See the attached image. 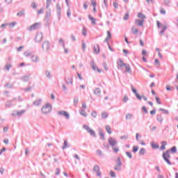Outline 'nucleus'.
<instances>
[{
	"label": "nucleus",
	"instance_id": "nucleus-54",
	"mask_svg": "<svg viewBox=\"0 0 178 178\" xmlns=\"http://www.w3.org/2000/svg\"><path fill=\"white\" fill-rule=\"evenodd\" d=\"M137 151H138V146H134V147H133V152L134 154H136V152H137Z\"/></svg>",
	"mask_w": 178,
	"mask_h": 178
},
{
	"label": "nucleus",
	"instance_id": "nucleus-31",
	"mask_svg": "<svg viewBox=\"0 0 178 178\" xmlns=\"http://www.w3.org/2000/svg\"><path fill=\"white\" fill-rule=\"evenodd\" d=\"M151 145H152V148H153V149H158V148H159V145L155 144L154 143H152Z\"/></svg>",
	"mask_w": 178,
	"mask_h": 178
},
{
	"label": "nucleus",
	"instance_id": "nucleus-36",
	"mask_svg": "<svg viewBox=\"0 0 178 178\" xmlns=\"http://www.w3.org/2000/svg\"><path fill=\"white\" fill-rule=\"evenodd\" d=\"M24 55L26 56V58H29V56H31V52L26 51L24 52Z\"/></svg>",
	"mask_w": 178,
	"mask_h": 178
},
{
	"label": "nucleus",
	"instance_id": "nucleus-18",
	"mask_svg": "<svg viewBox=\"0 0 178 178\" xmlns=\"http://www.w3.org/2000/svg\"><path fill=\"white\" fill-rule=\"evenodd\" d=\"M6 108H10L11 106H13V104L12 102V100H8L5 104Z\"/></svg>",
	"mask_w": 178,
	"mask_h": 178
},
{
	"label": "nucleus",
	"instance_id": "nucleus-45",
	"mask_svg": "<svg viewBox=\"0 0 178 178\" xmlns=\"http://www.w3.org/2000/svg\"><path fill=\"white\" fill-rule=\"evenodd\" d=\"M17 16H19V17H22V16H24V11H19L17 13Z\"/></svg>",
	"mask_w": 178,
	"mask_h": 178
},
{
	"label": "nucleus",
	"instance_id": "nucleus-46",
	"mask_svg": "<svg viewBox=\"0 0 178 178\" xmlns=\"http://www.w3.org/2000/svg\"><path fill=\"white\" fill-rule=\"evenodd\" d=\"M79 104V98L75 97L74 98V105L76 106Z\"/></svg>",
	"mask_w": 178,
	"mask_h": 178
},
{
	"label": "nucleus",
	"instance_id": "nucleus-4",
	"mask_svg": "<svg viewBox=\"0 0 178 178\" xmlns=\"http://www.w3.org/2000/svg\"><path fill=\"white\" fill-rule=\"evenodd\" d=\"M122 159H120V157H118L116 160V165H115L114 169L118 172H120V170H122Z\"/></svg>",
	"mask_w": 178,
	"mask_h": 178
},
{
	"label": "nucleus",
	"instance_id": "nucleus-41",
	"mask_svg": "<svg viewBox=\"0 0 178 178\" xmlns=\"http://www.w3.org/2000/svg\"><path fill=\"white\" fill-rule=\"evenodd\" d=\"M26 112V111L24 110H22L20 111H17V114L18 117L22 116V115H23V113H24Z\"/></svg>",
	"mask_w": 178,
	"mask_h": 178
},
{
	"label": "nucleus",
	"instance_id": "nucleus-29",
	"mask_svg": "<svg viewBox=\"0 0 178 178\" xmlns=\"http://www.w3.org/2000/svg\"><path fill=\"white\" fill-rule=\"evenodd\" d=\"M159 111L164 113V115H169V111L165 110V108H159Z\"/></svg>",
	"mask_w": 178,
	"mask_h": 178
},
{
	"label": "nucleus",
	"instance_id": "nucleus-8",
	"mask_svg": "<svg viewBox=\"0 0 178 178\" xmlns=\"http://www.w3.org/2000/svg\"><path fill=\"white\" fill-rule=\"evenodd\" d=\"M108 144L111 145V148H113V147H116V145H118V140L112 137H110L108 138Z\"/></svg>",
	"mask_w": 178,
	"mask_h": 178
},
{
	"label": "nucleus",
	"instance_id": "nucleus-14",
	"mask_svg": "<svg viewBox=\"0 0 178 178\" xmlns=\"http://www.w3.org/2000/svg\"><path fill=\"white\" fill-rule=\"evenodd\" d=\"M56 8L57 15L58 16V19H60V13H61L62 8L59 5V3L56 4Z\"/></svg>",
	"mask_w": 178,
	"mask_h": 178
},
{
	"label": "nucleus",
	"instance_id": "nucleus-1",
	"mask_svg": "<svg viewBox=\"0 0 178 178\" xmlns=\"http://www.w3.org/2000/svg\"><path fill=\"white\" fill-rule=\"evenodd\" d=\"M170 152H172V154H176V152H177V147H176V146H173L171 149L163 153V159H164L165 162H166V163L170 165H172V163L170 160Z\"/></svg>",
	"mask_w": 178,
	"mask_h": 178
},
{
	"label": "nucleus",
	"instance_id": "nucleus-58",
	"mask_svg": "<svg viewBox=\"0 0 178 178\" xmlns=\"http://www.w3.org/2000/svg\"><path fill=\"white\" fill-rule=\"evenodd\" d=\"M135 95H136L137 99H138L139 101H141V99H143V96L139 95L138 93Z\"/></svg>",
	"mask_w": 178,
	"mask_h": 178
},
{
	"label": "nucleus",
	"instance_id": "nucleus-35",
	"mask_svg": "<svg viewBox=\"0 0 178 178\" xmlns=\"http://www.w3.org/2000/svg\"><path fill=\"white\" fill-rule=\"evenodd\" d=\"M145 149L141 148L139 151V155H145Z\"/></svg>",
	"mask_w": 178,
	"mask_h": 178
},
{
	"label": "nucleus",
	"instance_id": "nucleus-47",
	"mask_svg": "<svg viewBox=\"0 0 178 178\" xmlns=\"http://www.w3.org/2000/svg\"><path fill=\"white\" fill-rule=\"evenodd\" d=\"M55 175H56V176H59V175H60V169H59V168H56Z\"/></svg>",
	"mask_w": 178,
	"mask_h": 178
},
{
	"label": "nucleus",
	"instance_id": "nucleus-19",
	"mask_svg": "<svg viewBox=\"0 0 178 178\" xmlns=\"http://www.w3.org/2000/svg\"><path fill=\"white\" fill-rule=\"evenodd\" d=\"M94 94L95 95H97V97H99V95H101V89H99V88H97L94 90Z\"/></svg>",
	"mask_w": 178,
	"mask_h": 178
},
{
	"label": "nucleus",
	"instance_id": "nucleus-62",
	"mask_svg": "<svg viewBox=\"0 0 178 178\" xmlns=\"http://www.w3.org/2000/svg\"><path fill=\"white\" fill-rule=\"evenodd\" d=\"M11 67H12V65H11L10 64H6V69L7 70L9 71Z\"/></svg>",
	"mask_w": 178,
	"mask_h": 178
},
{
	"label": "nucleus",
	"instance_id": "nucleus-15",
	"mask_svg": "<svg viewBox=\"0 0 178 178\" xmlns=\"http://www.w3.org/2000/svg\"><path fill=\"white\" fill-rule=\"evenodd\" d=\"M31 59L32 62H33L35 63L37 62H39V60H40V58L38 57V56H35V55L31 56Z\"/></svg>",
	"mask_w": 178,
	"mask_h": 178
},
{
	"label": "nucleus",
	"instance_id": "nucleus-64",
	"mask_svg": "<svg viewBox=\"0 0 178 178\" xmlns=\"http://www.w3.org/2000/svg\"><path fill=\"white\" fill-rule=\"evenodd\" d=\"M44 8H41L38 11V15H41V13H44Z\"/></svg>",
	"mask_w": 178,
	"mask_h": 178
},
{
	"label": "nucleus",
	"instance_id": "nucleus-38",
	"mask_svg": "<svg viewBox=\"0 0 178 178\" xmlns=\"http://www.w3.org/2000/svg\"><path fill=\"white\" fill-rule=\"evenodd\" d=\"M106 131L108 134H112V132L111 131V127L109 125L106 126Z\"/></svg>",
	"mask_w": 178,
	"mask_h": 178
},
{
	"label": "nucleus",
	"instance_id": "nucleus-59",
	"mask_svg": "<svg viewBox=\"0 0 178 178\" xmlns=\"http://www.w3.org/2000/svg\"><path fill=\"white\" fill-rule=\"evenodd\" d=\"M131 89H132V92H134V94H135V95H137V94H138L137 92V90H136L134 88H133V86H131Z\"/></svg>",
	"mask_w": 178,
	"mask_h": 178
},
{
	"label": "nucleus",
	"instance_id": "nucleus-25",
	"mask_svg": "<svg viewBox=\"0 0 178 178\" xmlns=\"http://www.w3.org/2000/svg\"><path fill=\"white\" fill-rule=\"evenodd\" d=\"M58 44L60 45H62L63 48L65 49V40H63V39L60 38L58 40Z\"/></svg>",
	"mask_w": 178,
	"mask_h": 178
},
{
	"label": "nucleus",
	"instance_id": "nucleus-39",
	"mask_svg": "<svg viewBox=\"0 0 178 178\" xmlns=\"http://www.w3.org/2000/svg\"><path fill=\"white\" fill-rule=\"evenodd\" d=\"M79 113H80V115H81L82 116H84L85 118H87V113H86V112L84 111V110H81V111H79Z\"/></svg>",
	"mask_w": 178,
	"mask_h": 178
},
{
	"label": "nucleus",
	"instance_id": "nucleus-13",
	"mask_svg": "<svg viewBox=\"0 0 178 178\" xmlns=\"http://www.w3.org/2000/svg\"><path fill=\"white\" fill-rule=\"evenodd\" d=\"M93 172H95L97 173V176L98 177H101V171H100V169H99V166L98 165H95L93 168Z\"/></svg>",
	"mask_w": 178,
	"mask_h": 178
},
{
	"label": "nucleus",
	"instance_id": "nucleus-40",
	"mask_svg": "<svg viewBox=\"0 0 178 178\" xmlns=\"http://www.w3.org/2000/svg\"><path fill=\"white\" fill-rule=\"evenodd\" d=\"M131 32L133 34H137V33H138V29H136L135 27H132Z\"/></svg>",
	"mask_w": 178,
	"mask_h": 178
},
{
	"label": "nucleus",
	"instance_id": "nucleus-56",
	"mask_svg": "<svg viewBox=\"0 0 178 178\" xmlns=\"http://www.w3.org/2000/svg\"><path fill=\"white\" fill-rule=\"evenodd\" d=\"M129 138V135H124L120 137L121 140H127Z\"/></svg>",
	"mask_w": 178,
	"mask_h": 178
},
{
	"label": "nucleus",
	"instance_id": "nucleus-43",
	"mask_svg": "<svg viewBox=\"0 0 178 178\" xmlns=\"http://www.w3.org/2000/svg\"><path fill=\"white\" fill-rule=\"evenodd\" d=\"M82 34L84 35V37L87 36V29H86V27H83L82 29Z\"/></svg>",
	"mask_w": 178,
	"mask_h": 178
},
{
	"label": "nucleus",
	"instance_id": "nucleus-34",
	"mask_svg": "<svg viewBox=\"0 0 178 178\" xmlns=\"http://www.w3.org/2000/svg\"><path fill=\"white\" fill-rule=\"evenodd\" d=\"M133 118V114L127 113L125 116V119L129 120V119H131Z\"/></svg>",
	"mask_w": 178,
	"mask_h": 178
},
{
	"label": "nucleus",
	"instance_id": "nucleus-44",
	"mask_svg": "<svg viewBox=\"0 0 178 178\" xmlns=\"http://www.w3.org/2000/svg\"><path fill=\"white\" fill-rule=\"evenodd\" d=\"M127 101H129V97L127 95H124V99L122 100V102L124 104H126V102H127Z\"/></svg>",
	"mask_w": 178,
	"mask_h": 178
},
{
	"label": "nucleus",
	"instance_id": "nucleus-24",
	"mask_svg": "<svg viewBox=\"0 0 178 178\" xmlns=\"http://www.w3.org/2000/svg\"><path fill=\"white\" fill-rule=\"evenodd\" d=\"M99 134L102 140H103L104 141V140H105V135L104 134V132L102 131V129L99 130Z\"/></svg>",
	"mask_w": 178,
	"mask_h": 178
},
{
	"label": "nucleus",
	"instance_id": "nucleus-9",
	"mask_svg": "<svg viewBox=\"0 0 178 178\" xmlns=\"http://www.w3.org/2000/svg\"><path fill=\"white\" fill-rule=\"evenodd\" d=\"M42 38H44V35L42 34V33H37L35 37V42H41V41H42Z\"/></svg>",
	"mask_w": 178,
	"mask_h": 178
},
{
	"label": "nucleus",
	"instance_id": "nucleus-22",
	"mask_svg": "<svg viewBox=\"0 0 178 178\" xmlns=\"http://www.w3.org/2000/svg\"><path fill=\"white\" fill-rule=\"evenodd\" d=\"M66 148H69V143H67V140H64L62 149H66Z\"/></svg>",
	"mask_w": 178,
	"mask_h": 178
},
{
	"label": "nucleus",
	"instance_id": "nucleus-55",
	"mask_svg": "<svg viewBox=\"0 0 178 178\" xmlns=\"http://www.w3.org/2000/svg\"><path fill=\"white\" fill-rule=\"evenodd\" d=\"M113 148V152L116 153V152H119V148L116 147V146H114Z\"/></svg>",
	"mask_w": 178,
	"mask_h": 178
},
{
	"label": "nucleus",
	"instance_id": "nucleus-10",
	"mask_svg": "<svg viewBox=\"0 0 178 178\" xmlns=\"http://www.w3.org/2000/svg\"><path fill=\"white\" fill-rule=\"evenodd\" d=\"M51 9L46 11V15L44 17V22H46L47 26H49V19H51Z\"/></svg>",
	"mask_w": 178,
	"mask_h": 178
},
{
	"label": "nucleus",
	"instance_id": "nucleus-57",
	"mask_svg": "<svg viewBox=\"0 0 178 178\" xmlns=\"http://www.w3.org/2000/svg\"><path fill=\"white\" fill-rule=\"evenodd\" d=\"M23 48H24V46H20L19 47L17 48V52H20L22 51Z\"/></svg>",
	"mask_w": 178,
	"mask_h": 178
},
{
	"label": "nucleus",
	"instance_id": "nucleus-12",
	"mask_svg": "<svg viewBox=\"0 0 178 178\" xmlns=\"http://www.w3.org/2000/svg\"><path fill=\"white\" fill-rule=\"evenodd\" d=\"M58 115H60L61 116H65V118H66V119H70V115L69 114V113H67L65 111H58Z\"/></svg>",
	"mask_w": 178,
	"mask_h": 178
},
{
	"label": "nucleus",
	"instance_id": "nucleus-5",
	"mask_svg": "<svg viewBox=\"0 0 178 178\" xmlns=\"http://www.w3.org/2000/svg\"><path fill=\"white\" fill-rule=\"evenodd\" d=\"M83 128L88 133L90 134V136L92 137H97V135L95 134V131L92 130L88 125L84 124Z\"/></svg>",
	"mask_w": 178,
	"mask_h": 178
},
{
	"label": "nucleus",
	"instance_id": "nucleus-49",
	"mask_svg": "<svg viewBox=\"0 0 178 178\" xmlns=\"http://www.w3.org/2000/svg\"><path fill=\"white\" fill-rule=\"evenodd\" d=\"M8 26L10 28L13 29V27L16 26V22H11L8 24Z\"/></svg>",
	"mask_w": 178,
	"mask_h": 178
},
{
	"label": "nucleus",
	"instance_id": "nucleus-63",
	"mask_svg": "<svg viewBox=\"0 0 178 178\" xmlns=\"http://www.w3.org/2000/svg\"><path fill=\"white\" fill-rule=\"evenodd\" d=\"M86 48H87V44L85 42L82 43V49L83 51H86Z\"/></svg>",
	"mask_w": 178,
	"mask_h": 178
},
{
	"label": "nucleus",
	"instance_id": "nucleus-20",
	"mask_svg": "<svg viewBox=\"0 0 178 178\" xmlns=\"http://www.w3.org/2000/svg\"><path fill=\"white\" fill-rule=\"evenodd\" d=\"M65 81L66 84H73V78L70 77V78H67V79H65Z\"/></svg>",
	"mask_w": 178,
	"mask_h": 178
},
{
	"label": "nucleus",
	"instance_id": "nucleus-32",
	"mask_svg": "<svg viewBox=\"0 0 178 178\" xmlns=\"http://www.w3.org/2000/svg\"><path fill=\"white\" fill-rule=\"evenodd\" d=\"M29 76H24L21 78V80H22V81L27 82L29 81Z\"/></svg>",
	"mask_w": 178,
	"mask_h": 178
},
{
	"label": "nucleus",
	"instance_id": "nucleus-21",
	"mask_svg": "<svg viewBox=\"0 0 178 178\" xmlns=\"http://www.w3.org/2000/svg\"><path fill=\"white\" fill-rule=\"evenodd\" d=\"M166 145H168V142H166V141L161 142V146L160 147V149H161V151H163V149H165Z\"/></svg>",
	"mask_w": 178,
	"mask_h": 178
},
{
	"label": "nucleus",
	"instance_id": "nucleus-23",
	"mask_svg": "<svg viewBox=\"0 0 178 178\" xmlns=\"http://www.w3.org/2000/svg\"><path fill=\"white\" fill-rule=\"evenodd\" d=\"M89 17V20H91L92 22V24H97V22H95L97 21V19L95 18H94L93 17H92L91 15H88Z\"/></svg>",
	"mask_w": 178,
	"mask_h": 178
},
{
	"label": "nucleus",
	"instance_id": "nucleus-33",
	"mask_svg": "<svg viewBox=\"0 0 178 178\" xmlns=\"http://www.w3.org/2000/svg\"><path fill=\"white\" fill-rule=\"evenodd\" d=\"M96 47H94V51L96 54H99V46L97 44Z\"/></svg>",
	"mask_w": 178,
	"mask_h": 178
},
{
	"label": "nucleus",
	"instance_id": "nucleus-51",
	"mask_svg": "<svg viewBox=\"0 0 178 178\" xmlns=\"http://www.w3.org/2000/svg\"><path fill=\"white\" fill-rule=\"evenodd\" d=\"M25 92H29V91H31L32 90L31 86H29L26 88L23 89Z\"/></svg>",
	"mask_w": 178,
	"mask_h": 178
},
{
	"label": "nucleus",
	"instance_id": "nucleus-60",
	"mask_svg": "<svg viewBox=\"0 0 178 178\" xmlns=\"http://www.w3.org/2000/svg\"><path fill=\"white\" fill-rule=\"evenodd\" d=\"M31 6L33 8V9H37V5L35 4V2H33Z\"/></svg>",
	"mask_w": 178,
	"mask_h": 178
},
{
	"label": "nucleus",
	"instance_id": "nucleus-53",
	"mask_svg": "<svg viewBox=\"0 0 178 178\" xmlns=\"http://www.w3.org/2000/svg\"><path fill=\"white\" fill-rule=\"evenodd\" d=\"M102 118L103 119H106V118H108V113H102Z\"/></svg>",
	"mask_w": 178,
	"mask_h": 178
},
{
	"label": "nucleus",
	"instance_id": "nucleus-52",
	"mask_svg": "<svg viewBox=\"0 0 178 178\" xmlns=\"http://www.w3.org/2000/svg\"><path fill=\"white\" fill-rule=\"evenodd\" d=\"M110 176H111V177L115 178V177H116V173H115V172H113V171H111V172H110Z\"/></svg>",
	"mask_w": 178,
	"mask_h": 178
},
{
	"label": "nucleus",
	"instance_id": "nucleus-28",
	"mask_svg": "<svg viewBox=\"0 0 178 178\" xmlns=\"http://www.w3.org/2000/svg\"><path fill=\"white\" fill-rule=\"evenodd\" d=\"M156 120L158 122H160L161 123H162V122H163V118H162V115H157V118H156Z\"/></svg>",
	"mask_w": 178,
	"mask_h": 178
},
{
	"label": "nucleus",
	"instance_id": "nucleus-26",
	"mask_svg": "<svg viewBox=\"0 0 178 178\" xmlns=\"http://www.w3.org/2000/svg\"><path fill=\"white\" fill-rule=\"evenodd\" d=\"M42 101V99H40L39 100H35V102H33V105H35V106H38L40 105Z\"/></svg>",
	"mask_w": 178,
	"mask_h": 178
},
{
	"label": "nucleus",
	"instance_id": "nucleus-48",
	"mask_svg": "<svg viewBox=\"0 0 178 178\" xmlns=\"http://www.w3.org/2000/svg\"><path fill=\"white\" fill-rule=\"evenodd\" d=\"M129 13H127L124 15L123 19H124V20H129Z\"/></svg>",
	"mask_w": 178,
	"mask_h": 178
},
{
	"label": "nucleus",
	"instance_id": "nucleus-37",
	"mask_svg": "<svg viewBox=\"0 0 178 178\" xmlns=\"http://www.w3.org/2000/svg\"><path fill=\"white\" fill-rule=\"evenodd\" d=\"M138 17H140V19H142V20H144V19H145V15L141 13H138Z\"/></svg>",
	"mask_w": 178,
	"mask_h": 178
},
{
	"label": "nucleus",
	"instance_id": "nucleus-27",
	"mask_svg": "<svg viewBox=\"0 0 178 178\" xmlns=\"http://www.w3.org/2000/svg\"><path fill=\"white\" fill-rule=\"evenodd\" d=\"M45 76H46V77H47V79H51V71L47 70L45 71Z\"/></svg>",
	"mask_w": 178,
	"mask_h": 178
},
{
	"label": "nucleus",
	"instance_id": "nucleus-42",
	"mask_svg": "<svg viewBox=\"0 0 178 178\" xmlns=\"http://www.w3.org/2000/svg\"><path fill=\"white\" fill-rule=\"evenodd\" d=\"M126 155H127V156H128V158L129 159H131V158H133V154H131V152H126Z\"/></svg>",
	"mask_w": 178,
	"mask_h": 178
},
{
	"label": "nucleus",
	"instance_id": "nucleus-6",
	"mask_svg": "<svg viewBox=\"0 0 178 178\" xmlns=\"http://www.w3.org/2000/svg\"><path fill=\"white\" fill-rule=\"evenodd\" d=\"M126 66V63L123 62V60L122 58H119L117 61V67L118 70H123V67Z\"/></svg>",
	"mask_w": 178,
	"mask_h": 178
},
{
	"label": "nucleus",
	"instance_id": "nucleus-61",
	"mask_svg": "<svg viewBox=\"0 0 178 178\" xmlns=\"http://www.w3.org/2000/svg\"><path fill=\"white\" fill-rule=\"evenodd\" d=\"M92 118H97V111H93L91 113Z\"/></svg>",
	"mask_w": 178,
	"mask_h": 178
},
{
	"label": "nucleus",
	"instance_id": "nucleus-50",
	"mask_svg": "<svg viewBox=\"0 0 178 178\" xmlns=\"http://www.w3.org/2000/svg\"><path fill=\"white\" fill-rule=\"evenodd\" d=\"M164 3L166 6H170V0H164Z\"/></svg>",
	"mask_w": 178,
	"mask_h": 178
},
{
	"label": "nucleus",
	"instance_id": "nucleus-3",
	"mask_svg": "<svg viewBox=\"0 0 178 178\" xmlns=\"http://www.w3.org/2000/svg\"><path fill=\"white\" fill-rule=\"evenodd\" d=\"M41 111L44 115H47V113H49V112L52 111V107L51 106V104H47L42 107Z\"/></svg>",
	"mask_w": 178,
	"mask_h": 178
},
{
	"label": "nucleus",
	"instance_id": "nucleus-11",
	"mask_svg": "<svg viewBox=\"0 0 178 178\" xmlns=\"http://www.w3.org/2000/svg\"><path fill=\"white\" fill-rule=\"evenodd\" d=\"M90 66L95 72H98V73H102V70H99V68L97 67V65H95V63L94 61H91Z\"/></svg>",
	"mask_w": 178,
	"mask_h": 178
},
{
	"label": "nucleus",
	"instance_id": "nucleus-17",
	"mask_svg": "<svg viewBox=\"0 0 178 178\" xmlns=\"http://www.w3.org/2000/svg\"><path fill=\"white\" fill-rule=\"evenodd\" d=\"M125 72L127 73H129V74H131V68L130 67V65L129 64H125Z\"/></svg>",
	"mask_w": 178,
	"mask_h": 178
},
{
	"label": "nucleus",
	"instance_id": "nucleus-30",
	"mask_svg": "<svg viewBox=\"0 0 178 178\" xmlns=\"http://www.w3.org/2000/svg\"><path fill=\"white\" fill-rule=\"evenodd\" d=\"M51 2H52V0H47V1H46V9L49 8V6H51Z\"/></svg>",
	"mask_w": 178,
	"mask_h": 178
},
{
	"label": "nucleus",
	"instance_id": "nucleus-2",
	"mask_svg": "<svg viewBox=\"0 0 178 178\" xmlns=\"http://www.w3.org/2000/svg\"><path fill=\"white\" fill-rule=\"evenodd\" d=\"M42 49L44 52H49L51 50V42H49V40H45L43 42L42 44Z\"/></svg>",
	"mask_w": 178,
	"mask_h": 178
},
{
	"label": "nucleus",
	"instance_id": "nucleus-7",
	"mask_svg": "<svg viewBox=\"0 0 178 178\" xmlns=\"http://www.w3.org/2000/svg\"><path fill=\"white\" fill-rule=\"evenodd\" d=\"M40 27H41V23L35 22V24H32L30 27H29L28 30H29V31H33V30H37L38 29H40Z\"/></svg>",
	"mask_w": 178,
	"mask_h": 178
},
{
	"label": "nucleus",
	"instance_id": "nucleus-16",
	"mask_svg": "<svg viewBox=\"0 0 178 178\" xmlns=\"http://www.w3.org/2000/svg\"><path fill=\"white\" fill-rule=\"evenodd\" d=\"M135 24L137 26H140V27L143 26L144 25V20H140V19H136L135 21Z\"/></svg>",
	"mask_w": 178,
	"mask_h": 178
}]
</instances>
